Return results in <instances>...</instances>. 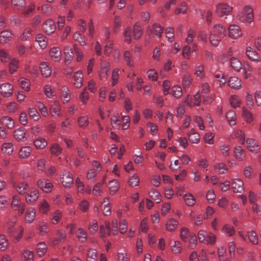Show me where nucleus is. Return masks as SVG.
I'll return each mask as SVG.
<instances>
[{
	"label": "nucleus",
	"mask_w": 261,
	"mask_h": 261,
	"mask_svg": "<svg viewBox=\"0 0 261 261\" xmlns=\"http://www.w3.org/2000/svg\"><path fill=\"white\" fill-rule=\"evenodd\" d=\"M99 231L100 237L105 241L106 236H110L111 233L109 222L106 221L103 224L101 225Z\"/></svg>",
	"instance_id": "obj_17"
},
{
	"label": "nucleus",
	"mask_w": 261,
	"mask_h": 261,
	"mask_svg": "<svg viewBox=\"0 0 261 261\" xmlns=\"http://www.w3.org/2000/svg\"><path fill=\"white\" fill-rule=\"evenodd\" d=\"M97 259V250L93 248H90L87 254V261H96Z\"/></svg>",
	"instance_id": "obj_42"
},
{
	"label": "nucleus",
	"mask_w": 261,
	"mask_h": 261,
	"mask_svg": "<svg viewBox=\"0 0 261 261\" xmlns=\"http://www.w3.org/2000/svg\"><path fill=\"white\" fill-rule=\"evenodd\" d=\"M228 85L232 89H239L242 85L241 81L236 76H232L228 80Z\"/></svg>",
	"instance_id": "obj_24"
},
{
	"label": "nucleus",
	"mask_w": 261,
	"mask_h": 261,
	"mask_svg": "<svg viewBox=\"0 0 261 261\" xmlns=\"http://www.w3.org/2000/svg\"><path fill=\"white\" fill-rule=\"evenodd\" d=\"M171 93L176 98H180L182 95L181 88L178 85H175L172 88Z\"/></svg>",
	"instance_id": "obj_58"
},
{
	"label": "nucleus",
	"mask_w": 261,
	"mask_h": 261,
	"mask_svg": "<svg viewBox=\"0 0 261 261\" xmlns=\"http://www.w3.org/2000/svg\"><path fill=\"white\" fill-rule=\"evenodd\" d=\"M178 225V222L174 218L169 219L166 223V229L168 231H175Z\"/></svg>",
	"instance_id": "obj_25"
},
{
	"label": "nucleus",
	"mask_w": 261,
	"mask_h": 261,
	"mask_svg": "<svg viewBox=\"0 0 261 261\" xmlns=\"http://www.w3.org/2000/svg\"><path fill=\"white\" fill-rule=\"evenodd\" d=\"M78 125L80 127L85 128L89 124V119L88 116H82L77 118Z\"/></svg>",
	"instance_id": "obj_60"
},
{
	"label": "nucleus",
	"mask_w": 261,
	"mask_h": 261,
	"mask_svg": "<svg viewBox=\"0 0 261 261\" xmlns=\"http://www.w3.org/2000/svg\"><path fill=\"white\" fill-rule=\"evenodd\" d=\"M49 204L46 200H43L39 205V212L41 214H46L49 210Z\"/></svg>",
	"instance_id": "obj_59"
},
{
	"label": "nucleus",
	"mask_w": 261,
	"mask_h": 261,
	"mask_svg": "<svg viewBox=\"0 0 261 261\" xmlns=\"http://www.w3.org/2000/svg\"><path fill=\"white\" fill-rule=\"evenodd\" d=\"M246 54L249 60L256 63L261 61L260 58L255 50L251 47H248L246 50Z\"/></svg>",
	"instance_id": "obj_12"
},
{
	"label": "nucleus",
	"mask_w": 261,
	"mask_h": 261,
	"mask_svg": "<svg viewBox=\"0 0 261 261\" xmlns=\"http://www.w3.org/2000/svg\"><path fill=\"white\" fill-rule=\"evenodd\" d=\"M248 149L253 152L257 153L259 150V147L257 141L253 138H247L246 141Z\"/></svg>",
	"instance_id": "obj_13"
},
{
	"label": "nucleus",
	"mask_w": 261,
	"mask_h": 261,
	"mask_svg": "<svg viewBox=\"0 0 261 261\" xmlns=\"http://www.w3.org/2000/svg\"><path fill=\"white\" fill-rule=\"evenodd\" d=\"M9 204V198L5 195L0 196V209L5 210Z\"/></svg>",
	"instance_id": "obj_61"
},
{
	"label": "nucleus",
	"mask_w": 261,
	"mask_h": 261,
	"mask_svg": "<svg viewBox=\"0 0 261 261\" xmlns=\"http://www.w3.org/2000/svg\"><path fill=\"white\" fill-rule=\"evenodd\" d=\"M0 93L6 97H9L13 93V86L9 83H3L0 85Z\"/></svg>",
	"instance_id": "obj_14"
},
{
	"label": "nucleus",
	"mask_w": 261,
	"mask_h": 261,
	"mask_svg": "<svg viewBox=\"0 0 261 261\" xmlns=\"http://www.w3.org/2000/svg\"><path fill=\"white\" fill-rule=\"evenodd\" d=\"M232 9L233 8L227 4L219 3L216 6L215 13L219 17H224L230 15Z\"/></svg>",
	"instance_id": "obj_4"
},
{
	"label": "nucleus",
	"mask_w": 261,
	"mask_h": 261,
	"mask_svg": "<svg viewBox=\"0 0 261 261\" xmlns=\"http://www.w3.org/2000/svg\"><path fill=\"white\" fill-rule=\"evenodd\" d=\"M18 82L20 87L25 91H29L30 90V82L29 80L21 77L19 80Z\"/></svg>",
	"instance_id": "obj_56"
},
{
	"label": "nucleus",
	"mask_w": 261,
	"mask_h": 261,
	"mask_svg": "<svg viewBox=\"0 0 261 261\" xmlns=\"http://www.w3.org/2000/svg\"><path fill=\"white\" fill-rule=\"evenodd\" d=\"M61 181L65 188H69L73 182L72 174L67 171H64L60 175Z\"/></svg>",
	"instance_id": "obj_5"
},
{
	"label": "nucleus",
	"mask_w": 261,
	"mask_h": 261,
	"mask_svg": "<svg viewBox=\"0 0 261 261\" xmlns=\"http://www.w3.org/2000/svg\"><path fill=\"white\" fill-rule=\"evenodd\" d=\"M61 97L64 103H67L70 99V94L67 86H62L61 89Z\"/></svg>",
	"instance_id": "obj_29"
},
{
	"label": "nucleus",
	"mask_w": 261,
	"mask_h": 261,
	"mask_svg": "<svg viewBox=\"0 0 261 261\" xmlns=\"http://www.w3.org/2000/svg\"><path fill=\"white\" fill-rule=\"evenodd\" d=\"M247 236L250 242L253 245H257L258 243V238L256 233L254 230L247 232Z\"/></svg>",
	"instance_id": "obj_46"
},
{
	"label": "nucleus",
	"mask_w": 261,
	"mask_h": 261,
	"mask_svg": "<svg viewBox=\"0 0 261 261\" xmlns=\"http://www.w3.org/2000/svg\"><path fill=\"white\" fill-rule=\"evenodd\" d=\"M15 188L20 195H23L26 193V191L29 188V184L25 181H20L16 185Z\"/></svg>",
	"instance_id": "obj_26"
},
{
	"label": "nucleus",
	"mask_w": 261,
	"mask_h": 261,
	"mask_svg": "<svg viewBox=\"0 0 261 261\" xmlns=\"http://www.w3.org/2000/svg\"><path fill=\"white\" fill-rule=\"evenodd\" d=\"M9 242L6 237L3 234H0V250L5 251L8 246Z\"/></svg>",
	"instance_id": "obj_52"
},
{
	"label": "nucleus",
	"mask_w": 261,
	"mask_h": 261,
	"mask_svg": "<svg viewBox=\"0 0 261 261\" xmlns=\"http://www.w3.org/2000/svg\"><path fill=\"white\" fill-rule=\"evenodd\" d=\"M184 200L188 206H192L195 204L196 200L194 196L190 193L183 195Z\"/></svg>",
	"instance_id": "obj_30"
},
{
	"label": "nucleus",
	"mask_w": 261,
	"mask_h": 261,
	"mask_svg": "<svg viewBox=\"0 0 261 261\" xmlns=\"http://www.w3.org/2000/svg\"><path fill=\"white\" fill-rule=\"evenodd\" d=\"M32 152V148L30 146H23L19 151V156L21 159H26L29 156Z\"/></svg>",
	"instance_id": "obj_37"
},
{
	"label": "nucleus",
	"mask_w": 261,
	"mask_h": 261,
	"mask_svg": "<svg viewBox=\"0 0 261 261\" xmlns=\"http://www.w3.org/2000/svg\"><path fill=\"white\" fill-rule=\"evenodd\" d=\"M101 68L99 72V79L102 80H106L108 77V73L110 69V64L109 62H103L101 65Z\"/></svg>",
	"instance_id": "obj_7"
},
{
	"label": "nucleus",
	"mask_w": 261,
	"mask_h": 261,
	"mask_svg": "<svg viewBox=\"0 0 261 261\" xmlns=\"http://www.w3.org/2000/svg\"><path fill=\"white\" fill-rule=\"evenodd\" d=\"M36 41L38 43L39 46L42 48H44L47 46V41L45 37L41 34L37 35Z\"/></svg>",
	"instance_id": "obj_54"
},
{
	"label": "nucleus",
	"mask_w": 261,
	"mask_h": 261,
	"mask_svg": "<svg viewBox=\"0 0 261 261\" xmlns=\"http://www.w3.org/2000/svg\"><path fill=\"white\" fill-rule=\"evenodd\" d=\"M214 170L216 173L223 174L226 173L228 169L225 164L220 163L215 165Z\"/></svg>",
	"instance_id": "obj_44"
},
{
	"label": "nucleus",
	"mask_w": 261,
	"mask_h": 261,
	"mask_svg": "<svg viewBox=\"0 0 261 261\" xmlns=\"http://www.w3.org/2000/svg\"><path fill=\"white\" fill-rule=\"evenodd\" d=\"M13 137L17 141L24 142L28 139L27 134L25 130L22 128H18L14 130Z\"/></svg>",
	"instance_id": "obj_15"
},
{
	"label": "nucleus",
	"mask_w": 261,
	"mask_h": 261,
	"mask_svg": "<svg viewBox=\"0 0 261 261\" xmlns=\"http://www.w3.org/2000/svg\"><path fill=\"white\" fill-rule=\"evenodd\" d=\"M228 36L232 39H237L242 36V33L239 25L230 24L228 28Z\"/></svg>",
	"instance_id": "obj_6"
},
{
	"label": "nucleus",
	"mask_w": 261,
	"mask_h": 261,
	"mask_svg": "<svg viewBox=\"0 0 261 261\" xmlns=\"http://www.w3.org/2000/svg\"><path fill=\"white\" fill-rule=\"evenodd\" d=\"M62 216V213L61 211L57 210L52 215V218L50 219L51 222L53 224H57L61 220Z\"/></svg>",
	"instance_id": "obj_55"
},
{
	"label": "nucleus",
	"mask_w": 261,
	"mask_h": 261,
	"mask_svg": "<svg viewBox=\"0 0 261 261\" xmlns=\"http://www.w3.org/2000/svg\"><path fill=\"white\" fill-rule=\"evenodd\" d=\"M34 144L37 149H43L47 145V142L44 138L39 137L34 141Z\"/></svg>",
	"instance_id": "obj_36"
},
{
	"label": "nucleus",
	"mask_w": 261,
	"mask_h": 261,
	"mask_svg": "<svg viewBox=\"0 0 261 261\" xmlns=\"http://www.w3.org/2000/svg\"><path fill=\"white\" fill-rule=\"evenodd\" d=\"M123 57L127 66L129 67H133L134 66V58L129 51L125 50L123 54Z\"/></svg>",
	"instance_id": "obj_34"
},
{
	"label": "nucleus",
	"mask_w": 261,
	"mask_h": 261,
	"mask_svg": "<svg viewBox=\"0 0 261 261\" xmlns=\"http://www.w3.org/2000/svg\"><path fill=\"white\" fill-rule=\"evenodd\" d=\"M73 84L77 88H80L83 85V75L81 70L75 72L73 75Z\"/></svg>",
	"instance_id": "obj_22"
},
{
	"label": "nucleus",
	"mask_w": 261,
	"mask_h": 261,
	"mask_svg": "<svg viewBox=\"0 0 261 261\" xmlns=\"http://www.w3.org/2000/svg\"><path fill=\"white\" fill-rule=\"evenodd\" d=\"M222 231L225 234L226 236L231 237L235 233V229L232 226L225 224L222 228Z\"/></svg>",
	"instance_id": "obj_40"
},
{
	"label": "nucleus",
	"mask_w": 261,
	"mask_h": 261,
	"mask_svg": "<svg viewBox=\"0 0 261 261\" xmlns=\"http://www.w3.org/2000/svg\"><path fill=\"white\" fill-rule=\"evenodd\" d=\"M37 185L39 188L45 192H49L51 191L53 185L48 180L42 178L37 181Z\"/></svg>",
	"instance_id": "obj_11"
},
{
	"label": "nucleus",
	"mask_w": 261,
	"mask_h": 261,
	"mask_svg": "<svg viewBox=\"0 0 261 261\" xmlns=\"http://www.w3.org/2000/svg\"><path fill=\"white\" fill-rule=\"evenodd\" d=\"M62 151V148L57 143H54L50 148V152L54 155H59Z\"/></svg>",
	"instance_id": "obj_51"
},
{
	"label": "nucleus",
	"mask_w": 261,
	"mask_h": 261,
	"mask_svg": "<svg viewBox=\"0 0 261 261\" xmlns=\"http://www.w3.org/2000/svg\"><path fill=\"white\" fill-rule=\"evenodd\" d=\"M56 27L54 21L51 19H47L43 23V30L48 35L53 34L56 30Z\"/></svg>",
	"instance_id": "obj_9"
},
{
	"label": "nucleus",
	"mask_w": 261,
	"mask_h": 261,
	"mask_svg": "<svg viewBox=\"0 0 261 261\" xmlns=\"http://www.w3.org/2000/svg\"><path fill=\"white\" fill-rule=\"evenodd\" d=\"M65 55V64L68 65L70 63L73 58V53L72 48L69 46H65L63 48Z\"/></svg>",
	"instance_id": "obj_20"
},
{
	"label": "nucleus",
	"mask_w": 261,
	"mask_h": 261,
	"mask_svg": "<svg viewBox=\"0 0 261 261\" xmlns=\"http://www.w3.org/2000/svg\"><path fill=\"white\" fill-rule=\"evenodd\" d=\"M13 34L9 30H5L0 33V43L5 44L12 39Z\"/></svg>",
	"instance_id": "obj_19"
},
{
	"label": "nucleus",
	"mask_w": 261,
	"mask_h": 261,
	"mask_svg": "<svg viewBox=\"0 0 261 261\" xmlns=\"http://www.w3.org/2000/svg\"><path fill=\"white\" fill-rule=\"evenodd\" d=\"M40 68L42 74L44 76L47 77L50 75L51 70L47 63L42 62Z\"/></svg>",
	"instance_id": "obj_35"
},
{
	"label": "nucleus",
	"mask_w": 261,
	"mask_h": 261,
	"mask_svg": "<svg viewBox=\"0 0 261 261\" xmlns=\"http://www.w3.org/2000/svg\"><path fill=\"white\" fill-rule=\"evenodd\" d=\"M234 154L236 158L239 160H243L245 157V152L244 149L241 146H238L234 149Z\"/></svg>",
	"instance_id": "obj_57"
},
{
	"label": "nucleus",
	"mask_w": 261,
	"mask_h": 261,
	"mask_svg": "<svg viewBox=\"0 0 261 261\" xmlns=\"http://www.w3.org/2000/svg\"><path fill=\"white\" fill-rule=\"evenodd\" d=\"M1 123L8 129H12L15 126L14 120L8 116H3L1 119Z\"/></svg>",
	"instance_id": "obj_28"
},
{
	"label": "nucleus",
	"mask_w": 261,
	"mask_h": 261,
	"mask_svg": "<svg viewBox=\"0 0 261 261\" xmlns=\"http://www.w3.org/2000/svg\"><path fill=\"white\" fill-rule=\"evenodd\" d=\"M239 19L245 23H251L253 21V9L249 6H246L242 11L238 14Z\"/></svg>",
	"instance_id": "obj_1"
},
{
	"label": "nucleus",
	"mask_w": 261,
	"mask_h": 261,
	"mask_svg": "<svg viewBox=\"0 0 261 261\" xmlns=\"http://www.w3.org/2000/svg\"><path fill=\"white\" fill-rule=\"evenodd\" d=\"M22 257L24 261H33L34 252L28 249H26L22 253Z\"/></svg>",
	"instance_id": "obj_53"
},
{
	"label": "nucleus",
	"mask_w": 261,
	"mask_h": 261,
	"mask_svg": "<svg viewBox=\"0 0 261 261\" xmlns=\"http://www.w3.org/2000/svg\"><path fill=\"white\" fill-rule=\"evenodd\" d=\"M49 113L53 117L61 116V106L58 101H55L50 106Z\"/></svg>",
	"instance_id": "obj_8"
},
{
	"label": "nucleus",
	"mask_w": 261,
	"mask_h": 261,
	"mask_svg": "<svg viewBox=\"0 0 261 261\" xmlns=\"http://www.w3.org/2000/svg\"><path fill=\"white\" fill-rule=\"evenodd\" d=\"M164 28L160 24L154 23L151 27H149L147 30V33L153 34L154 35L160 37L163 33Z\"/></svg>",
	"instance_id": "obj_18"
},
{
	"label": "nucleus",
	"mask_w": 261,
	"mask_h": 261,
	"mask_svg": "<svg viewBox=\"0 0 261 261\" xmlns=\"http://www.w3.org/2000/svg\"><path fill=\"white\" fill-rule=\"evenodd\" d=\"M230 64L232 68L237 72L240 71L241 69H242L241 62L238 59L235 57H232L230 59Z\"/></svg>",
	"instance_id": "obj_31"
},
{
	"label": "nucleus",
	"mask_w": 261,
	"mask_h": 261,
	"mask_svg": "<svg viewBox=\"0 0 261 261\" xmlns=\"http://www.w3.org/2000/svg\"><path fill=\"white\" fill-rule=\"evenodd\" d=\"M11 206L13 210L18 211L19 216H21L25 210V203L21 201L19 195L15 194L12 197Z\"/></svg>",
	"instance_id": "obj_2"
},
{
	"label": "nucleus",
	"mask_w": 261,
	"mask_h": 261,
	"mask_svg": "<svg viewBox=\"0 0 261 261\" xmlns=\"http://www.w3.org/2000/svg\"><path fill=\"white\" fill-rule=\"evenodd\" d=\"M231 188L234 192L241 193L244 190L243 181L240 178H234L231 181Z\"/></svg>",
	"instance_id": "obj_16"
},
{
	"label": "nucleus",
	"mask_w": 261,
	"mask_h": 261,
	"mask_svg": "<svg viewBox=\"0 0 261 261\" xmlns=\"http://www.w3.org/2000/svg\"><path fill=\"white\" fill-rule=\"evenodd\" d=\"M39 197V191L37 189L33 188L29 190L25 195V200L28 203H32L36 201Z\"/></svg>",
	"instance_id": "obj_10"
},
{
	"label": "nucleus",
	"mask_w": 261,
	"mask_h": 261,
	"mask_svg": "<svg viewBox=\"0 0 261 261\" xmlns=\"http://www.w3.org/2000/svg\"><path fill=\"white\" fill-rule=\"evenodd\" d=\"M211 32L222 38L226 35L225 28L219 23L214 25Z\"/></svg>",
	"instance_id": "obj_21"
},
{
	"label": "nucleus",
	"mask_w": 261,
	"mask_h": 261,
	"mask_svg": "<svg viewBox=\"0 0 261 261\" xmlns=\"http://www.w3.org/2000/svg\"><path fill=\"white\" fill-rule=\"evenodd\" d=\"M2 151L6 154H11L14 150L13 144L11 142L4 143L2 146Z\"/></svg>",
	"instance_id": "obj_47"
},
{
	"label": "nucleus",
	"mask_w": 261,
	"mask_h": 261,
	"mask_svg": "<svg viewBox=\"0 0 261 261\" xmlns=\"http://www.w3.org/2000/svg\"><path fill=\"white\" fill-rule=\"evenodd\" d=\"M51 58L56 62H59L61 59V50L59 47H52L49 52Z\"/></svg>",
	"instance_id": "obj_27"
},
{
	"label": "nucleus",
	"mask_w": 261,
	"mask_h": 261,
	"mask_svg": "<svg viewBox=\"0 0 261 261\" xmlns=\"http://www.w3.org/2000/svg\"><path fill=\"white\" fill-rule=\"evenodd\" d=\"M243 117L248 124L251 123L254 120L252 114L245 107L243 108Z\"/></svg>",
	"instance_id": "obj_38"
},
{
	"label": "nucleus",
	"mask_w": 261,
	"mask_h": 261,
	"mask_svg": "<svg viewBox=\"0 0 261 261\" xmlns=\"http://www.w3.org/2000/svg\"><path fill=\"white\" fill-rule=\"evenodd\" d=\"M226 118L230 125H235L236 115L235 112L233 111H228L226 114Z\"/></svg>",
	"instance_id": "obj_45"
},
{
	"label": "nucleus",
	"mask_w": 261,
	"mask_h": 261,
	"mask_svg": "<svg viewBox=\"0 0 261 261\" xmlns=\"http://www.w3.org/2000/svg\"><path fill=\"white\" fill-rule=\"evenodd\" d=\"M33 30L30 27L25 28L23 30L22 35L20 36V39L22 41L28 40L32 35Z\"/></svg>",
	"instance_id": "obj_48"
},
{
	"label": "nucleus",
	"mask_w": 261,
	"mask_h": 261,
	"mask_svg": "<svg viewBox=\"0 0 261 261\" xmlns=\"http://www.w3.org/2000/svg\"><path fill=\"white\" fill-rule=\"evenodd\" d=\"M149 197L152 198L156 203L161 201V195L159 191L152 189L149 192Z\"/></svg>",
	"instance_id": "obj_39"
},
{
	"label": "nucleus",
	"mask_w": 261,
	"mask_h": 261,
	"mask_svg": "<svg viewBox=\"0 0 261 261\" xmlns=\"http://www.w3.org/2000/svg\"><path fill=\"white\" fill-rule=\"evenodd\" d=\"M192 80L191 74L189 73L186 72L184 74L182 82L184 88L188 87L190 85Z\"/></svg>",
	"instance_id": "obj_62"
},
{
	"label": "nucleus",
	"mask_w": 261,
	"mask_h": 261,
	"mask_svg": "<svg viewBox=\"0 0 261 261\" xmlns=\"http://www.w3.org/2000/svg\"><path fill=\"white\" fill-rule=\"evenodd\" d=\"M38 10H41L44 14L49 15L53 12V9L48 4H44L41 7H38Z\"/></svg>",
	"instance_id": "obj_64"
},
{
	"label": "nucleus",
	"mask_w": 261,
	"mask_h": 261,
	"mask_svg": "<svg viewBox=\"0 0 261 261\" xmlns=\"http://www.w3.org/2000/svg\"><path fill=\"white\" fill-rule=\"evenodd\" d=\"M198 238L201 243L207 244H214L216 241V237L212 232L207 233L206 231L201 230L198 233Z\"/></svg>",
	"instance_id": "obj_3"
},
{
	"label": "nucleus",
	"mask_w": 261,
	"mask_h": 261,
	"mask_svg": "<svg viewBox=\"0 0 261 261\" xmlns=\"http://www.w3.org/2000/svg\"><path fill=\"white\" fill-rule=\"evenodd\" d=\"M18 60L15 59H13L11 61L9 65V72L11 74H13L17 70L18 68Z\"/></svg>",
	"instance_id": "obj_63"
},
{
	"label": "nucleus",
	"mask_w": 261,
	"mask_h": 261,
	"mask_svg": "<svg viewBox=\"0 0 261 261\" xmlns=\"http://www.w3.org/2000/svg\"><path fill=\"white\" fill-rule=\"evenodd\" d=\"M47 251V246L44 242H41L37 244L36 253L39 256H43Z\"/></svg>",
	"instance_id": "obj_33"
},
{
	"label": "nucleus",
	"mask_w": 261,
	"mask_h": 261,
	"mask_svg": "<svg viewBox=\"0 0 261 261\" xmlns=\"http://www.w3.org/2000/svg\"><path fill=\"white\" fill-rule=\"evenodd\" d=\"M223 38L219 37L215 34L210 32L209 40L210 43L214 46H217Z\"/></svg>",
	"instance_id": "obj_43"
},
{
	"label": "nucleus",
	"mask_w": 261,
	"mask_h": 261,
	"mask_svg": "<svg viewBox=\"0 0 261 261\" xmlns=\"http://www.w3.org/2000/svg\"><path fill=\"white\" fill-rule=\"evenodd\" d=\"M36 212L33 207H29L25 213L24 220L26 223H31L35 219Z\"/></svg>",
	"instance_id": "obj_23"
},
{
	"label": "nucleus",
	"mask_w": 261,
	"mask_h": 261,
	"mask_svg": "<svg viewBox=\"0 0 261 261\" xmlns=\"http://www.w3.org/2000/svg\"><path fill=\"white\" fill-rule=\"evenodd\" d=\"M108 187L110 193L112 195L114 194L119 189L118 182L115 179L112 180L109 182Z\"/></svg>",
	"instance_id": "obj_41"
},
{
	"label": "nucleus",
	"mask_w": 261,
	"mask_h": 261,
	"mask_svg": "<svg viewBox=\"0 0 261 261\" xmlns=\"http://www.w3.org/2000/svg\"><path fill=\"white\" fill-rule=\"evenodd\" d=\"M28 114L30 117L34 121H38L41 117L37 110L34 108H30L28 110Z\"/></svg>",
	"instance_id": "obj_50"
},
{
	"label": "nucleus",
	"mask_w": 261,
	"mask_h": 261,
	"mask_svg": "<svg viewBox=\"0 0 261 261\" xmlns=\"http://www.w3.org/2000/svg\"><path fill=\"white\" fill-rule=\"evenodd\" d=\"M76 236L77 239L82 243L86 242L88 239L87 231L81 227L77 229Z\"/></svg>",
	"instance_id": "obj_32"
},
{
	"label": "nucleus",
	"mask_w": 261,
	"mask_h": 261,
	"mask_svg": "<svg viewBox=\"0 0 261 261\" xmlns=\"http://www.w3.org/2000/svg\"><path fill=\"white\" fill-rule=\"evenodd\" d=\"M142 29L140 24L136 23L134 26L133 37L135 39H139L142 35Z\"/></svg>",
	"instance_id": "obj_49"
}]
</instances>
